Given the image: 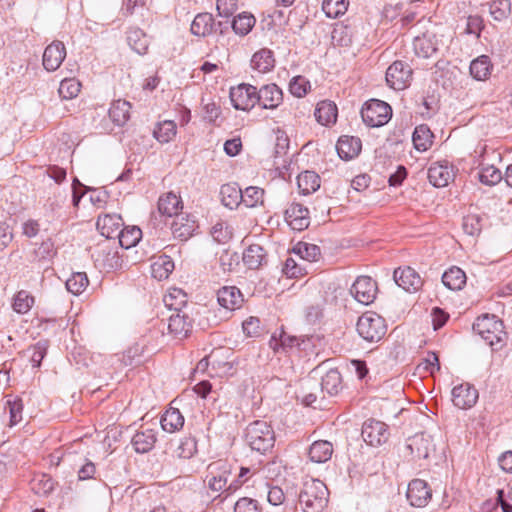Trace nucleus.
<instances>
[{
    "mask_svg": "<svg viewBox=\"0 0 512 512\" xmlns=\"http://www.w3.org/2000/svg\"><path fill=\"white\" fill-rule=\"evenodd\" d=\"M473 331L478 334L493 351L500 350L506 342L503 322L495 315H482L473 324Z\"/></svg>",
    "mask_w": 512,
    "mask_h": 512,
    "instance_id": "1",
    "label": "nucleus"
},
{
    "mask_svg": "<svg viewBox=\"0 0 512 512\" xmlns=\"http://www.w3.org/2000/svg\"><path fill=\"white\" fill-rule=\"evenodd\" d=\"M329 491L319 479L304 481L299 493V502L304 512H322L328 503Z\"/></svg>",
    "mask_w": 512,
    "mask_h": 512,
    "instance_id": "2",
    "label": "nucleus"
},
{
    "mask_svg": "<svg viewBox=\"0 0 512 512\" xmlns=\"http://www.w3.org/2000/svg\"><path fill=\"white\" fill-rule=\"evenodd\" d=\"M245 439L252 450L264 454L273 448L275 433L267 422L257 420L246 428Z\"/></svg>",
    "mask_w": 512,
    "mask_h": 512,
    "instance_id": "3",
    "label": "nucleus"
},
{
    "mask_svg": "<svg viewBox=\"0 0 512 512\" xmlns=\"http://www.w3.org/2000/svg\"><path fill=\"white\" fill-rule=\"evenodd\" d=\"M356 329L359 336L369 343L380 341L386 334L385 320L376 313H364L358 318Z\"/></svg>",
    "mask_w": 512,
    "mask_h": 512,
    "instance_id": "4",
    "label": "nucleus"
},
{
    "mask_svg": "<svg viewBox=\"0 0 512 512\" xmlns=\"http://www.w3.org/2000/svg\"><path fill=\"white\" fill-rule=\"evenodd\" d=\"M363 122L369 127H381L392 117V108L389 104L378 99L367 101L361 109Z\"/></svg>",
    "mask_w": 512,
    "mask_h": 512,
    "instance_id": "5",
    "label": "nucleus"
},
{
    "mask_svg": "<svg viewBox=\"0 0 512 512\" xmlns=\"http://www.w3.org/2000/svg\"><path fill=\"white\" fill-rule=\"evenodd\" d=\"M269 347L274 353L288 354L293 350L306 351L311 347V338L288 335L285 331L281 330L279 335L274 333L269 340Z\"/></svg>",
    "mask_w": 512,
    "mask_h": 512,
    "instance_id": "6",
    "label": "nucleus"
},
{
    "mask_svg": "<svg viewBox=\"0 0 512 512\" xmlns=\"http://www.w3.org/2000/svg\"><path fill=\"white\" fill-rule=\"evenodd\" d=\"M207 472L208 487L214 492L223 491L227 494L225 488L231 475V465L224 460H218L209 464Z\"/></svg>",
    "mask_w": 512,
    "mask_h": 512,
    "instance_id": "7",
    "label": "nucleus"
},
{
    "mask_svg": "<svg viewBox=\"0 0 512 512\" xmlns=\"http://www.w3.org/2000/svg\"><path fill=\"white\" fill-rule=\"evenodd\" d=\"M257 88L250 84L242 83L230 90V100L237 110L248 111L257 104Z\"/></svg>",
    "mask_w": 512,
    "mask_h": 512,
    "instance_id": "8",
    "label": "nucleus"
},
{
    "mask_svg": "<svg viewBox=\"0 0 512 512\" xmlns=\"http://www.w3.org/2000/svg\"><path fill=\"white\" fill-rule=\"evenodd\" d=\"M92 257L95 265L101 270H116L122 266V259L118 251L107 243L98 244Z\"/></svg>",
    "mask_w": 512,
    "mask_h": 512,
    "instance_id": "9",
    "label": "nucleus"
},
{
    "mask_svg": "<svg viewBox=\"0 0 512 512\" xmlns=\"http://www.w3.org/2000/svg\"><path fill=\"white\" fill-rule=\"evenodd\" d=\"M361 435L368 445L377 447L388 440L390 433L384 422L368 419L363 423Z\"/></svg>",
    "mask_w": 512,
    "mask_h": 512,
    "instance_id": "10",
    "label": "nucleus"
},
{
    "mask_svg": "<svg viewBox=\"0 0 512 512\" xmlns=\"http://www.w3.org/2000/svg\"><path fill=\"white\" fill-rule=\"evenodd\" d=\"M412 77V69L403 61L393 62L386 71V82L394 90L408 87Z\"/></svg>",
    "mask_w": 512,
    "mask_h": 512,
    "instance_id": "11",
    "label": "nucleus"
},
{
    "mask_svg": "<svg viewBox=\"0 0 512 512\" xmlns=\"http://www.w3.org/2000/svg\"><path fill=\"white\" fill-rule=\"evenodd\" d=\"M350 292L359 303L369 305L376 297V283L369 276H359L353 283Z\"/></svg>",
    "mask_w": 512,
    "mask_h": 512,
    "instance_id": "12",
    "label": "nucleus"
},
{
    "mask_svg": "<svg viewBox=\"0 0 512 512\" xmlns=\"http://www.w3.org/2000/svg\"><path fill=\"white\" fill-rule=\"evenodd\" d=\"M407 500L413 507H425L432 497V491L422 479H414L408 484Z\"/></svg>",
    "mask_w": 512,
    "mask_h": 512,
    "instance_id": "13",
    "label": "nucleus"
},
{
    "mask_svg": "<svg viewBox=\"0 0 512 512\" xmlns=\"http://www.w3.org/2000/svg\"><path fill=\"white\" fill-rule=\"evenodd\" d=\"M167 328L173 337L183 339L192 329V320L182 310H174V313L168 318Z\"/></svg>",
    "mask_w": 512,
    "mask_h": 512,
    "instance_id": "14",
    "label": "nucleus"
},
{
    "mask_svg": "<svg viewBox=\"0 0 512 512\" xmlns=\"http://www.w3.org/2000/svg\"><path fill=\"white\" fill-rule=\"evenodd\" d=\"M257 104L263 109H275L283 101L282 90L274 83L262 86L257 90Z\"/></svg>",
    "mask_w": 512,
    "mask_h": 512,
    "instance_id": "15",
    "label": "nucleus"
},
{
    "mask_svg": "<svg viewBox=\"0 0 512 512\" xmlns=\"http://www.w3.org/2000/svg\"><path fill=\"white\" fill-rule=\"evenodd\" d=\"M66 57V48L61 41H53L43 53V66L49 71L57 70Z\"/></svg>",
    "mask_w": 512,
    "mask_h": 512,
    "instance_id": "16",
    "label": "nucleus"
},
{
    "mask_svg": "<svg viewBox=\"0 0 512 512\" xmlns=\"http://www.w3.org/2000/svg\"><path fill=\"white\" fill-rule=\"evenodd\" d=\"M396 284L407 292L418 291L423 282L419 274L411 267L398 268L394 271Z\"/></svg>",
    "mask_w": 512,
    "mask_h": 512,
    "instance_id": "17",
    "label": "nucleus"
},
{
    "mask_svg": "<svg viewBox=\"0 0 512 512\" xmlns=\"http://www.w3.org/2000/svg\"><path fill=\"white\" fill-rule=\"evenodd\" d=\"M478 399V391L468 383L460 384L452 389L453 404L460 409L471 408Z\"/></svg>",
    "mask_w": 512,
    "mask_h": 512,
    "instance_id": "18",
    "label": "nucleus"
},
{
    "mask_svg": "<svg viewBox=\"0 0 512 512\" xmlns=\"http://www.w3.org/2000/svg\"><path fill=\"white\" fill-rule=\"evenodd\" d=\"M285 219L293 230L302 231L310 224L309 210L299 203H293L285 211Z\"/></svg>",
    "mask_w": 512,
    "mask_h": 512,
    "instance_id": "19",
    "label": "nucleus"
},
{
    "mask_svg": "<svg viewBox=\"0 0 512 512\" xmlns=\"http://www.w3.org/2000/svg\"><path fill=\"white\" fill-rule=\"evenodd\" d=\"M243 300V295L236 286H224L217 292L219 305L229 311L240 308Z\"/></svg>",
    "mask_w": 512,
    "mask_h": 512,
    "instance_id": "20",
    "label": "nucleus"
},
{
    "mask_svg": "<svg viewBox=\"0 0 512 512\" xmlns=\"http://www.w3.org/2000/svg\"><path fill=\"white\" fill-rule=\"evenodd\" d=\"M191 33L195 36L206 37L217 32L216 22L211 13H199L191 24Z\"/></svg>",
    "mask_w": 512,
    "mask_h": 512,
    "instance_id": "21",
    "label": "nucleus"
},
{
    "mask_svg": "<svg viewBox=\"0 0 512 512\" xmlns=\"http://www.w3.org/2000/svg\"><path fill=\"white\" fill-rule=\"evenodd\" d=\"M361 148V140L353 136L340 137L336 145L337 153L343 160H350L358 156Z\"/></svg>",
    "mask_w": 512,
    "mask_h": 512,
    "instance_id": "22",
    "label": "nucleus"
},
{
    "mask_svg": "<svg viewBox=\"0 0 512 512\" xmlns=\"http://www.w3.org/2000/svg\"><path fill=\"white\" fill-rule=\"evenodd\" d=\"M413 47L418 57L429 58L437 52L438 41L434 34L427 32L414 39Z\"/></svg>",
    "mask_w": 512,
    "mask_h": 512,
    "instance_id": "23",
    "label": "nucleus"
},
{
    "mask_svg": "<svg viewBox=\"0 0 512 512\" xmlns=\"http://www.w3.org/2000/svg\"><path fill=\"white\" fill-rule=\"evenodd\" d=\"M182 208L183 204L181 198L173 192H168L160 196L158 200V211L162 215L168 217H178V214Z\"/></svg>",
    "mask_w": 512,
    "mask_h": 512,
    "instance_id": "24",
    "label": "nucleus"
},
{
    "mask_svg": "<svg viewBox=\"0 0 512 512\" xmlns=\"http://www.w3.org/2000/svg\"><path fill=\"white\" fill-rule=\"evenodd\" d=\"M156 432L153 429H141L132 437L131 443L137 453L149 452L156 443Z\"/></svg>",
    "mask_w": 512,
    "mask_h": 512,
    "instance_id": "25",
    "label": "nucleus"
},
{
    "mask_svg": "<svg viewBox=\"0 0 512 512\" xmlns=\"http://www.w3.org/2000/svg\"><path fill=\"white\" fill-rule=\"evenodd\" d=\"M453 174L447 164L433 163L428 169L429 182L435 187H445Z\"/></svg>",
    "mask_w": 512,
    "mask_h": 512,
    "instance_id": "26",
    "label": "nucleus"
},
{
    "mask_svg": "<svg viewBox=\"0 0 512 512\" xmlns=\"http://www.w3.org/2000/svg\"><path fill=\"white\" fill-rule=\"evenodd\" d=\"M333 454V445L326 440H318L312 443L309 448V458L315 463H325L331 459Z\"/></svg>",
    "mask_w": 512,
    "mask_h": 512,
    "instance_id": "27",
    "label": "nucleus"
},
{
    "mask_svg": "<svg viewBox=\"0 0 512 512\" xmlns=\"http://www.w3.org/2000/svg\"><path fill=\"white\" fill-rule=\"evenodd\" d=\"M221 201L224 206L233 209L242 203V189L236 183H227L220 189Z\"/></svg>",
    "mask_w": 512,
    "mask_h": 512,
    "instance_id": "28",
    "label": "nucleus"
},
{
    "mask_svg": "<svg viewBox=\"0 0 512 512\" xmlns=\"http://www.w3.org/2000/svg\"><path fill=\"white\" fill-rule=\"evenodd\" d=\"M160 424L164 431L173 433L183 427L184 417L177 408L170 407L162 415Z\"/></svg>",
    "mask_w": 512,
    "mask_h": 512,
    "instance_id": "29",
    "label": "nucleus"
},
{
    "mask_svg": "<svg viewBox=\"0 0 512 512\" xmlns=\"http://www.w3.org/2000/svg\"><path fill=\"white\" fill-rule=\"evenodd\" d=\"M314 115L321 125L333 124L337 119V107L331 101H321L317 104Z\"/></svg>",
    "mask_w": 512,
    "mask_h": 512,
    "instance_id": "30",
    "label": "nucleus"
},
{
    "mask_svg": "<svg viewBox=\"0 0 512 512\" xmlns=\"http://www.w3.org/2000/svg\"><path fill=\"white\" fill-rule=\"evenodd\" d=\"M122 218L119 215H105L98 217L97 228L106 238H113L114 234L120 231Z\"/></svg>",
    "mask_w": 512,
    "mask_h": 512,
    "instance_id": "31",
    "label": "nucleus"
},
{
    "mask_svg": "<svg viewBox=\"0 0 512 512\" xmlns=\"http://www.w3.org/2000/svg\"><path fill=\"white\" fill-rule=\"evenodd\" d=\"M471 76L478 81L486 80L492 70V64L489 56L481 55L474 59L469 67Z\"/></svg>",
    "mask_w": 512,
    "mask_h": 512,
    "instance_id": "32",
    "label": "nucleus"
},
{
    "mask_svg": "<svg viewBox=\"0 0 512 512\" xmlns=\"http://www.w3.org/2000/svg\"><path fill=\"white\" fill-rule=\"evenodd\" d=\"M273 52L269 49L263 48L252 56L251 66L254 70L260 73H266L274 67Z\"/></svg>",
    "mask_w": 512,
    "mask_h": 512,
    "instance_id": "33",
    "label": "nucleus"
},
{
    "mask_svg": "<svg viewBox=\"0 0 512 512\" xmlns=\"http://www.w3.org/2000/svg\"><path fill=\"white\" fill-rule=\"evenodd\" d=\"M131 104L126 100H116L109 109V116L118 126L124 125L130 118Z\"/></svg>",
    "mask_w": 512,
    "mask_h": 512,
    "instance_id": "34",
    "label": "nucleus"
},
{
    "mask_svg": "<svg viewBox=\"0 0 512 512\" xmlns=\"http://www.w3.org/2000/svg\"><path fill=\"white\" fill-rule=\"evenodd\" d=\"M408 447L418 458H427L433 448L431 437L424 433L416 434L410 439Z\"/></svg>",
    "mask_w": 512,
    "mask_h": 512,
    "instance_id": "35",
    "label": "nucleus"
},
{
    "mask_svg": "<svg viewBox=\"0 0 512 512\" xmlns=\"http://www.w3.org/2000/svg\"><path fill=\"white\" fill-rule=\"evenodd\" d=\"M342 389V377L338 370H329L321 380V390L330 396L337 395Z\"/></svg>",
    "mask_w": 512,
    "mask_h": 512,
    "instance_id": "36",
    "label": "nucleus"
},
{
    "mask_svg": "<svg viewBox=\"0 0 512 512\" xmlns=\"http://www.w3.org/2000/svg\"><path fill=\"white\" fill-rule=\"evenodd\" d=\"M127 42L129 46L138 54L143 55L147 52L149 38L145 32L139 28H131L127 32Z\"/></svg>",
    "mask_w": 512,
    "mask_h": 512,
    "instance_id": "37",
    "label": "nucleus"
},
{
    "mask_svg": "<svg viewBox=\"0 0 512 512\" xmlns=\"http://www.w3.org/2000/svg\"><path fill=\"white\" fill-rule=\"evenodd\" d=\"M265 261V251L258 244L250 245L243 253V262L249 269L259 268Z\"/></svg>",
    "mask_w": 512,
    "mask_h": 512,
    "instance_id": "38",
    "label": "nucleus"
},
{
    "mask_svg": "<svg viewBox=\"0 0 512 512\" xmlns=\"http://www.w3.org/2000/svg\"><path fill=\"white\" fill-rule=\"evenodd\" d=\"M466 274L459 267H452L442 275L443 284L450 290H461L466 284Z\"/></svg>",
    "mask_w": 512,
    "mask_h": 512,
    "instance_id": "39",
    "label": "nucleus"
},
{
    "mask_svg": "<svg viewBox=\"0 0 512 512\" xmlns=\"http://www.w3.org/2000/svg\"><path fill=\"white\" fill-rule=\"evenodd\" d=\"M297 184L303 195H309L320 188V177L313 171H305L298 175Z\"/></svg>",
    "mask_w": 512,
    "mask_h": 512,
    "instance_id": "40",
    "label": "nucleus"
},
{
    "mask_svg": "<svg viewBox=\"0 0 512 512\" xmlns=\"http://www.w3.org/2000/svg\"><path fill=\"white\" fill-rule=\"evenodd\" d=\"M433 137V133L427 125L417 126L412 136L415 149L422 152L428 150L433 143Z\"/></svg>",
    "mask_w": 512,
    "mask_h": 512,
    "instance_id": "41",
    "label": "nucleus"
},
{
    "mask_svg": "<svg viewBox=\"0 0 512 512\" xmlns=\"http://www.w3.org/2000/svg\"><path fill=\"white\" fill-rule=\"evenodd\" d=\"M255 22L256 19L251 13L242 12L233 18L231 27L236 34L245 36L252 30Z\"/></svg>",
    "mask_w": 512,
    "mask_h": 512,
    "instance_id": "42",
    "label": "nucleus"
},
{
    "mask_svg": "<svg viewBox=\"0 0 512 512\" xmlns=\"http://www.w3.org/2000/svg\"><path fill=\"white\" fill-rule=\"evenodd\" d=\"M117 236L121 247L129 249L140 241L142 238V231L137 226H127L121 229Z\"/></svg>",
    "mask_w": 512,
    "mask_h": 512,
    "instance_id": "43",
    "label": "nucleus"
},
{
    "mask_svg": "<svg viewBox=\"0 0 512 512\" xmlns=\"http://www.w3.org/2000/svg\"><path fill=\"white\" fill-rule=\"evenodd\" d=\"M152 276L158 280L166 279L174 270V262L168 256H161L151 266Z\"/></svg>",
    "mask_w": 512,
    "mask_h": 512,
    "instance_id": "44",
    "label": "nucleus"
},
{
    "mask_svg": "<svg viewBox=\"0 0 512 512\" xmlns=\"http://www.w3.org/2000/svg\"><path fill=\"white\" fill-rule=\"evenodd\" d=\"M293 252L300 256L301 259L314 262L320 256V248L315 244L299 242L293 248Z\"/></svg>",
    "mask_w": 512,
    "mask_h": 512,
    "instance_id": "45",
    "label": "nucleus"
},
{
    "mask_svg": "<svg viewBox=\"0 0 512 512\" xmlns=\"http://www.w3.org/2000/svg\"><path fill=\"white\" fill-rule=\"evenodd\" d=\"M89 280L84 272H76L66 281V288L74 295L81 294L88 286Z\"/></svg>",
    "mask_w": 512,
    "mask_h": 512,
    "instance_id": "46",
    "label": "nucleus"
},
{
    "mask_svg": "<svg viewBox=\"0 0 512 512\" xmlns=\"http://www.w3.org/2000/svg\"><path fill=\"white\" fill-rule=\"evenodd\" d=\"M153 135L159 142L167 143L176 135V124L173 121L159 123Z\"/></svg>",
    "mask_w": 512,
    "mask_h": 512,
    "instance_id": "47",
    "label": "nucleus"
},
{
    "mask_svg": "<svg viewBox=\"0 0 512 512\" xmlns=\"http://www.w3.org/2000/svg\"><path fill=\"white\" fill-rule=\"evenodd\" d=\"M81 84L74 78L64 79L60 82L58 93L62 99L75 98L80 92Z\"/></svg>",
    "mask_w": 512,
    "mask_h": 512,
    "instance_id": "48",
    "label": "nucleus"
},
{
    "mask_svg": "<svg viewBox=\"0 0 512 512\" xmlns=\"http://www.w3.org/2000/svg\"><path fill=\"white\" fill-rule=\"evenodd\" d=\"M511 7L510 0H493L490 3L489 10L495 20L501 21L511 14Z\"/></svg>",
    "mask_w": 512,
    "mask_h": 512,
    "instance_id": "49",
    "label": "nucleus"
},
{
    "mask_svg": "<svg viewBox=\"0 0 512 512\" xmlns=\"http://www.w3.org/2000/svg\"><path fill=\"white\" fill-rule=\"evenodd\" d=\"M264 190L259 187L250 186L242 191V203L247 207H255L263 203Z\"/></svg>",
    "mask_w": 512,
    "mask_h": 512,
    "instance_id": "50",
    "label": "nucleus"
},
{
    "mask_svg": "<svg viewBox=\"0 0 512 512\" xmlns=\"http://www.w3.org/2000/svg\"><path fill=\"white\" fill-rule=\"evenodd\" d=\"M478 178L481 183L493 186L501 181L502 173L496 167L489 165L481 168Z\"/></svg>",
    "mask_w": 512,
    "mask_h": 512,
    "instance_id": "51",
    "label": "nucleus"
},
{
    "mask_svg": "<svg viewBox=\"0 0 512 512\" xmlns=\"http://www.w3.org/2000/svg\"><path fill=\"white\" fill-rule=\"evenodd\" d=\"M183 219L184 218L181 217L180 219L177 218L174 220L171 224V230L174 237L186 240L194 231V222L187 221L186 223H182Z\"/></svg>",
    "mask_w": 512,
    "mask_h": 512,
    "instance_id": "52",
    "label": "nucleus"
},
{
    "mask_svg": "<svg viewBox=\"0 0 512 512\" xmlns=\"http://www.w3.org/2000/svg\"><path fill=\"white\" fill-rule=\"evenodd\" d=\"M48 349V341L40 340L35 345L29 347L26 352L30 353V362L33 367H40L43 358Z\"/></svg>",
    "mask_w": 512,
    "mask_h": 512,
    "instance_id": "53",
    "label": "nucleus"
},
{
    "mask_svg": "<svg viewBox=\"0 0 512 512\" xmlns=\"http://www.w3.org/2000/svg\"><path fill=\"white\" fill-rule=\"evenodd\" d=\"M463 230L467 235H478L483 227V219L477 214H469L463 218Z\"/></svg>",
    "mask_w": 512,
    "mask_h": 512,
    "instance_id": "54",
    "label": "nucleus"
},
{
    "mask_svg": "<svg viewBox=\"0 0 512 512\" xmlns=\"http://www.w3.org/2000/svg\"><path fill=\"white\" fill-rule=\"evenodd\" d=\"M34 303V298L30 296L26 291H19L13 302V309L19 314L27 313Z\"/></svg>",
    "mask_w": 512,
    "mask_h": 512,
    "instance_id": "55",
    "label": "nucleus"
},
{
    "mask_svg": "<svg viewBox=\"0 0 512 512\" xmlns=\"http://www.w3.org/2000/svg\"><path fill=\"white\" fill-rule=\"evenodd\" d=\"M165 305L173 310H181V307L186 304V294L181 290L174 288L163 299Z\"/></svg>",
    "mask_w": 512,
    "mask_h": 512,
    "instance_id": "56",
    "label": "nucleus"
},
{
    "mask_svg": "<svg viewBox=\"0 0 512 512\" xmlns=\"http://www.w3.org/2000/svg\"><path fill=\"white\" fill-rule=\"evenodd\" d=\"M348 3L345 0H324L323 11L328 17H337L347 11Z\"/></svg>",
    "mask_w": 512,
    "mask_h": 512,
    "instance_id": "57",
    "label": "nucleus"
},
{
    "mask_svg": "<svg viewBox=\"0 0 512 512\" xmlns=\"http://www.w3.org/2000/svg\"><path fill=\"white\" fill-rule=\"evenodd\" d=\"M6 404L10 414L9 425L12 427L22 421V413L24 407L23 401L20 398H16L14 400H8Z\"/></svg>",
    "mask_w": 512,
    "mask_h": 512,
    "instance_id": "58",
    "label": "nucleus"
},
{
    "mask_svg": "<svg viewBox=\"0 0 512 512\" xmlns=\"http://www.w3.org/2000/svg\"><path fill=\"white\" fill-rule=\"evenodd\" d=\"M211 236L218 243H226L232 237V230L226 223L217 222L211 229Z\"/></svg>",
    "mask_w": 512,
    "mask_h": 512,
    "instance_id": "59",
    "label": "nucleus"
},
{
    "mask_svg": "<svg viewBox=\"0 0 512 512\" xmlns=\"http://www.w3.org/2000/svg\"><path fill=\"white\" fill-rule=\"evenodd\" d=\"M309 88V81L302 76L292 78L289 83V90L291 94L299 98L305 96Z\"/></svg>",
    "mask_w": 512,
    "mask_h": 512,
    "instance_id": "60",
    "label": "nucleus"
},
{
    "mask_svg": "<svg viewBox=\"0 0 512 512\" xmlns=\"http://www.w3.org/2000/svg\"><path fill=\"white\" fill-rule=\"evenodd\" d=\"M218 16L230 18L238 9V0H216Z\"/></svg>",
    "mask_w": 512,
    "mask_h": 512,
    "instance_id": "61",
    "label": "nucleus"
},
{
    "mask_svg": "<svg viewBox=\"0 0 512 512\" xmlns=\"http://www.w3.org/2000/svg\"><path fill=\"white\" fill-rule=\"evenodd\" d=\"M196 452V442L192 438H184L180 441L177 449L176 455L179 458L189 459Z\"/></svg>",
    "mask_w": 512,
    "mask_h": 512,
    "instance_id": "62",
    "label": "nucleus"
},
{
    "mask_svg": "<svg viewBox=\"0 0 512 512\" xmlns=\"http://www.w3.org/2000/svg\"><path fill=\"white\" fill-rule=\"evenodd\" d=\"M234 512H261V510L256 500L243 497L235 503Z\"/></svg>",
    "mask_w": 512,
    "mask_h": 512,
    "instance_id": "63",
    "label": "nucleus"
},
{
    "mask_svg": "<svg viewBox=\"0 0 512 512\" xmlns=\"http://www.w3.org/2000/svg\"><path fill=\"white\" fill-rule=\"evenodd\" d=\"M483 19L478 15H471L467 19L466 33L474 34L477 38L480 37L483 29Z\"/></svg>",
    "mask_w": 512,
    "mask_h": 512,
    "instance_id": "64",
    "label": "nucleus"
}]
</instances>
